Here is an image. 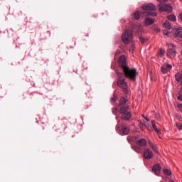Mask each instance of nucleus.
<instances>
[{
    "label": "nucleus",
    "mask_w": 182,
    "mask_h": 182,
    "mask_svg": "<svg viewBox=\"0 0 182 182\" xmlns=\"http://www.w3.org/2000/svg\"><path fill=\"white\" fill-rule=\"evenodd\" d=\"M119 112V117L122 120H130L132 117V113L129 112V105H127V100L122 97L119 100V103L117 107L113 108L112 113L116 114Z\"/></svg>",
    "instance_id": "nucleus-1"
},
{
    "label": "nucleus",
    "mask_w": 182,
    "mask_h": 182,
    "mask_svg": "<svg viewBox=\"0 0 182 182\" xmlns=\"http://www.w3.org/2000/svg\"><path fill=\"white\" fill-rule=\"evenodd\" d=\"M122 73L124 75V77H127L129 80H132V82H136V77L137 76V70L135 68H130L127 67L122 70Z\"/></svg>",
    "instance_id": "nucleus-2"
},
{
    "label": "nucleus",
    "mask_w": 182,
    "mask_h": 182,
    "mask_svg": "<svg viewBox=\"0 0 182 182\" xmlns=\"http://www.w3.org/2000/svg\"><path fill=\"white\" fill-rule=\"evenodd\" d=\"M156 16L157 13L151 12V11H142V12H139V11H135L132 14V18L134 19H136V21H139L140 19V16Z\"/></svg>",
    "instance_id": "nucleus-3"
},
{
    "label": "nucleus",
    "mask_w": 182,
    "mask_h": 182,
    "mask_svg": "<svg viewBox=\"0 0 182 182\" xmlns=\"http://www.w3.org/2000/svg\"><path fill=\"white\" fill-rule=\"evenodd\" d=\"M118 76L117 85L119 87L123 90H127V82L124 80V74L123 73H117Z\"/></svg>",
    "instance_id": "nucleus-4"
},
{
    "label": "nucleus",
    "mask_w": 182,
    "mask_h": 182,
    "mask_svg": "<svg viewBox=\"0 0 182 182\" xmlns=\"http://www.w3.org/2000/svg\"><path fill=\"white\" fill-rule=\"evenodd\" d=\"M122 39L125 45L132 42V39H133V31L132 30H126L122 34Z\"/></svg>",
    "instance_id": "nucleus-5"
},
{
    "label": "nucleus",
    "mask_w": 182,
    "mask_h": 182,
    "mask_svg": "<svg viewBox=\"0 0 182 182\" xmlns=\"http://www.w3.org/2000/svg\"><path fill=\"white\" fill-rule=\"evenodd\" d=\"M128 141H129V143L135 141L136 144L137 146H139L140 147H144V146H146L147 144V141H146L145 139L142 138V139L137 140V136H136L128 137Z\"/></svg>",
    "instance_id": "nucleus-6"
},
{
    "label": "nucleus",
    "mask_w": 182,
    "mask_h": 182,
    "mask_svg": "<svg viewBox=\"0 0 182 182\" xmlns=\"http://www.w3.org/2000/svg\"><path fill=\"white\" fill-rule=\"evenodd\" d=\"M159 9L161 12H167V14H170L173 11V7L169 4H163V3H160L158 5Z\"/></svg>",
    "instance_id": "nucleus-7"
},
{
    "label": "nucleus",
    "mask_w": 182,
    "mask_h": 182,
    "mask_svg": "<svg viewBox=\"0 0 182 182\" xmlns=\"http://www.w3.org/2000/svg\"><path fill=\"white\" fill-rule=\"evenodd\" d=\"M126 62H127V60H126V57L124 55H122L121 57H119V68H121V69L122 70H124V69L129 68V66H127V63Z\"/></svg>",
    "instance_id": "nucleus-8"
},
{
    "label": "nucleus",
    "mask_w": 182,
    "mask_h": 182,
    "mask_svg": "<svg viewBox=\"0 0 182 182\" xmlns=\"http://www.w3.org/2000/svg\"><path fill=\"white\" fill-rule=\"evenodd\" d=\"M144 157L146 160H150L153 159V151H151L149 148L145 147L144 149Z\"/></svg>",
    "instance_id": "nucleus-9"
},
{
    "label": "nucleus",
    "mask_w": 182,
    "mask_h": 182,
    "mask_svg": "<svg viewBox=\"0 0 182 182\" xmlns=\"http://www.w3.org/2000/svg\"><path fill=\"white\" fill-rule=\"evenodd\" d=\"M174 48H176V46H174V44H169L168 45V49L167 51V55L168 56H170V58H173L176 57V49H174Z\"/></svg>",
    "instance_id": "nucleus-10"
},
{
    "label": "nucleus",
    "mask_w": 182,
    "mask_h": 182,
    "mask_svg": "<svg viewBox=\"0 0 182 182\" xmlns=\"http://www.w3.org/2000/svg\"><path fill=\"white\" fill-rule=\"evenodd\" d=\"M142 9H144V12H147V11H156V5L149 3L148 4L144 5L142 6Z\"/></svg>",
    "instance_id": "nucleus-11"
},
{
    "label": "nucleus",
    "mask_w": 182,
    "mask_h": 182,
    "mask_svg": "<svg viewBox=\"0 0 182 182\" xmlns=\"http://www.w3.org/2000/svg\"><path fill=\"white\" fill-rule=\"evenodd\" d=\"M171 69H173V66L168 63L163 65L161 68L162 73H164V75H166V73H167L168 70H171Z\"/></svg>",
    "instance_id": "nucleus-12"
},
{
    "label": "nucleus",
    "mask_w": 182,
    "mask_h": 182,
    "mask_svg": "<svg viewBox=\"0 0 182 182\" xmlns=\"http://www.w3.org/2000/svg\"><path fill=\"white\" fill-rule=\"evenodd\" d=\"M152 171L156 175L159 176L160 174V171H161V167L160 164H156L152 168Z\"/></svg>",
    "instance_id": "nucleus-13"
},
{
    "label": "nucleus",
    "mask_w": 182,
    "mask_h": 182,
    "mask_svg": "<svg viewBox=\"0 0 182 182\" xmlns=\"http://www.w3.org/2000/svg\"><path fill=\"white\" fill-rule=\"evenodd\" d=\"M154 23V19L150 17H146L145 18V25L146 26H150V25H153Z\"/></svg>",
    "instance_id": "nucleus-14"
},
{
    "label": "nucleus",
    "mask_w": 182,
    "mask_h": 182,
    "mask_svg": "<svg viewBox=\"0 0 182 182\" xmlns=\"http://www.w3.org/2000/svg\"><path fill=\"white\" fill-rule=\"evenodd\" d=\"M175 38H181L182 39V29L181 28H177L174 32Z\"/></svg>",
    "instance_id": "nucleus-15"
},
{
    "label": "nucleus",
    "mask_w": 182,
    "mask_h": 182,
    "mask_svg": "<svg viewBox=\"0 0 182 182\" xmlns=\"http://www.w3.org/2000/svg\"><path fill=\"white\" fill-rule=\"evenodd\" d=\"M122 130L123 134H124V135L129 134V133L130 132V129H129L128 127H127L125 125L122 126Z\"/></svg>",
    "instance_id": "nucleus-16"
},
{
    "label": "nucleus",
    "mask_w": 182,
    "mask_h": 182,
    "mask_svg": "<svg viewBox=\"0 0 182 182\" xmlns=\"http://www.w3.org/2000/svg\"><path fill=\"white\" fill-rule=\"evenodd\" d=\"M175 79L178 83H181L182 82V73H177L175 75Z\"/></svg>",
    "instance_id": "nucleus-17"
},
{
    "label": "nucleus",
    "mask_w": 182,
    "mask_h": 182,
    "mask_svg": "<svg viewBox=\"0 0 182 182\" xmlns=\"http://www.w3.org/2000/svg\"><path fill=\"white\" fill-rule=\"evenodd\" d=\"M151 124H152V127H153L154 130L156 133H158V134H159V133H160V130H159V129H157V127H156V121L152 120V121H151Z\"/></svg>",
    "instance_id": "nucleus-18"
},
{
    "label": "nucleus",
    "mask_w": 182,
    "mask_h": 182,
    "mask_svg": "<svg viewBox=\"0 0 182 182\" xmlns=\"http://www.w3.org/2000/svg\"><path fill=\"white\" fill-rule=\"evenodd\" d=\"M164 26L166 28V29H171V23L168 21H166L164 23Z\"/></svg>",
    "instance_id": "nucleus-19"
},
{
    "label": "nucleus",
    "mask_w": 182,
    "mask_h": 182,
    "mask_svg": "<svg viewBox=\"0 0 182 182\" xmlns=\"http://www.w3.org/2000/svg\"><path fill=\"white\" fill-rule=\"evenodd\" d=\"M167 18L168 21H172V22H176V21H177V18L173 14L168 16Z\"/></svg>",
    "instance_id": "nucleus-20"
},
{
    "label": "nucleus",
    "mask_w": 182,
    "mask_h": 182,
    "mask_svg": "<svg viewBox=\"0 0 182 182\" xmlns=\"http://www.w3.org/2000/svg\"><path fill=\"white\" fill-rule=\"evenodd\" d=\"M132 150H134V151H136L137 153H139V151H140V147L137 146L136 145L132 146Z\"/></svg>",
    "instance_id": "nucleus-21"
},
{
    "label": "nucleus",
    "mask_w": 182,
    "mask_h": 182,
    "mask_svg": "<svg viewBox=\"0 0 182 182\" xmlns=\"http://www.w3.org/2000/svg\"><path fill=\"white\" fill-rule=\"evenodd\" d=\"M158 55L159 58H163V56H164V50H163V49H160Z\"/></svg>",
    "instance_id": "nucleus-22"
},
{
    "label": "nucleus",
    "mask_w": 182,
    "mask_h": 182,
    "mask_svg": "<svg viewBox=\"0 0 182 182\" xmlns=\"http://www.w3.org/2000/svg\"><path fill=\"white\" fill-rule=\"evenodd\" d=\"M139 41L141 43H146L149 40L147 38H144L143 37L139 38Z\"/></svg>",
    "instance_id": "nucleus-23"
},
{
    "label": "nucleus",
    "mask_w": 182,
    "mask_h": 182,
    "mask_svg": "<svg viewBox=\"0 0 182 182\" xmlns=\"http://www.w3.org/2000/svg\"><path fill=\"white\" fill-rule=\"evenodd\" d=\"M164 173L166 174V176H171V171H170L168 169H164Z\"/></svg>",
    "instance_id": "nucleus-24"
},
{
    "label": "nucleus",
    "mask_w": 182,
    "mask_h": 182,
    "mask_svg": "<svg viewBox=\"0 0 182 182\" xmlns=\"http://www.w3.org/2000/svg\"><path fill=\"white\" fill-rule=\"evenodd\" d=\"M116 100H117V97L114 95L113 97L111 98V102L114 103V102H116Z\"/></svg>",
    "instance_id": "nucleus-25"
},
{
    "label": "nucleus",
    "mask_w": 182,
    "mask_h": 182,
    "mask_svg": "<svg viewBox=\"0 0 182 182\" xmlns=\"http://www.w3.org/2000/svg\"><path fill=\"white\" fill-rule=\"evenodd\" d=\"M152 150H154V151H156V153H157V147L156 146V144H153L151 146Z\"/></svg>",
    "instance_id": "nucleus-26"
},
{
    "label": "nucleus",
    "mask_w": 182,
    "mask_h": 182,
    "mask_svg": "<svg viewBox=\"0 0 182 182\" xmlns=\"http://www.w3.org/2000/svg\"><path fill=\"white\" fill-rule=\"evenodd\" d=\"M177 109L179 110V112H182V104H178Z\"/></svg>",
    "instance_id": "nucleus-27"
},
{
    "label": "nucleus",
    "mask_w": 182,
    "mask_h": 182,
    "mask_svg": "<svg viewBox=\"0 0 182 182\" xmlns=\"http://www.w3.org/2000/svg\"><path fill=\"white\" fill-rule=\"evenodd\" d=\"M176 127L178 129V130H182V124H176Z\"/></svg>",
    "instance_id": "nucleus-28"
},
{
    "label": "nucleus",
    "mask_w": 182,
    "mask_h": 182,
    "mask_svg": "<svg viewBox=\"0 0 182 182\" xmlns=\"http://www.w3.org/2000/svg\"><path fill=\"white\" fill-rule=\"evenodd\" d=\"M178 100H180L181 102H182V94L179 95L177 97Z\"/></svg>",
    "instance_id": "nucleus-29"
},
{
    "label": "nucleus",
    "mask_w": 182,
    "mask_h": 182,
    "mask_svg": "<svg viewBox=\"0 0 182 182\" xmlns=\"http://www.w3.org/2000/svg\"><path fill=\"white\" fill-rule=\"evenodd\" d=\"M157 1H158V2H160V4L167 2V0H157Z\"/></svg>",
    "instance_id": "nucleus-30"
},
{
    "label": "nucleus",
    "mask_w": 182,
    "mask_h": 182,
    "mask_svg": "<svg viewBox=\"0 0 182 182\" xmlns=\"http://www.w3.org/2000/svg\"><path fill=\"white\" fill-rule=\"evenodd\" d=\"M168 31H167V30H164V35H166V36H167V35H168Z\"/></svg>",
    "instance_id": "nucleus-31"
},
{
    "label": "nucleus",
    "mask_w": 182,
    "mask_h": 182,
    "mask_svg": "<svg viewBox=\"0 0 182 182\" xmlns=\"http://www.w3.org/2000/svg\"><path fill=\"white\" fill-rule=\"evenodd\" d=\"M149 132H153V129L151 128V126L149 125V127H147Z\"/></svg>",
    "instance_id": "nucleus-32"
},
{
    "label": "nucleus",
    "mask_w": 182,
    "mask_h": 182,
    "mask_svg": "<svg viewBox=\"0 0 182 182\" xmlns=\"http://www.w3.org/2000/svg\"><path fill=\"white\" fill-rule=\"evenodd\" d=\"M144 125L145 126V127H150V125L147 122H145Z\"/></svg>",
    "instance_id": "nucleus-33"
},
{
    "label": "nucleus",
    "mask_w": 182,
    "mask_h": 182,
    "mask_svg": "<svg viewBox=\"0 0 182 182\" xmlns=\"http://www.w3.org/2000/svg\"><path fill=\"white\" fill-rule=\"evenodd\" d=\"M149 146H150V147H151V146H152L154 144H153V142H151V141H149Z\"/></svg>",
    "instance_id": "nucleus-34"
},
{
    "label": "nucleus",
    "mask_w": 182,
    "mask_h": 182,
    "mask_svg": "<svg viewBox=\"0 0 182 182\" xmlns=\"http://www.w3.org/2000/svg\"><path fill=\"white\" fill-rule=\"evenodd\" d=\"M179 19L182 21V13L179 14Z\"/></svg>",
    "instance_id": "nucleus-35"
},
{
    "label": "nucleus",
    "mask_w": 182,
    "mask_h": 182,
    "mask_svg": "<svg viewBox=\"0 0 182 182\" xmlns=\"http://www.w3.org/2000/svg\"><path fill=\"white\" fill-rule=\"evenodd\" d=\"M116 129H117V130H119V129H120V126L119 125H117L116 126Z\"/></svg>",
    "instance_id": "nucleus-36"
},
{
    "label": "nucleus",
    "mask_w": 182,
    "mask_h": 182,
    "mask_svg": "<svg viewBox=\"0 0 182 182\" xmlns=\"http://www.w3.org/2000/svg\"><path fill=\"white\" fill-rule=\"evenodd\" d=\"M146 122H149L150 119H149V118H146Z\"/></svg>",
    "instance_id": "nucleus-37"
},
{
    "label": "nucleus",
    "mask_w": 182,
    "mask_h": 182,
    "mask_svg": "<svg viewBox=\"0 0 182 182\" xmlns=\"http://www.w3.org/2000/svg\"><path fill=\"white\" fill-rule=\"evenodd\" d=\"M141 130H143V127H140Z\"/></svg>",
    "instance_id": "nucleus-38"
},
{
    "label": "nucleus",
    "mask_w": 182,
    "mask_h": 182,
    "mask_svg": "<svg viewBox=\"0 0 182 182\" xmlns=\"http://www.w3.org/2000/svg\"><path fill=\"white\" fill-rule=\"evenodd\" d=\"M169 182H175L174 181H173V180H171Z\"/></svg>",
    "instance_id": "nucleus-39"
},
{
    "label": "nucleus",
    "mask_w": 182,
    "mask_h": 182,
    "mask_svg": "<svg viewBox=\"0 0 182 182\" xmlns=\"http://www.w3.org/2000/svg\"><path fill=\"white\" fill-rule=\"evenodd\" d=\"M158 32H160V29L158 28Z\"/></svg>",
    "instance_id": "nucleus-40"
},
{
    "label": "nucleus",
    "mask_w": 182,
    "mask_h": 182,
    "mask_svg": "<svg viewBox=\"0 0 182 182\" xmlns=\"http://www.w3.org/2000/svg\"><path fill=\"white\" fill-rule=\"evenodd\" d=\"M181 90H182V87H181Z\"/></svg>",
    "instance_id": "nucleus-41"
}]
</instances>
